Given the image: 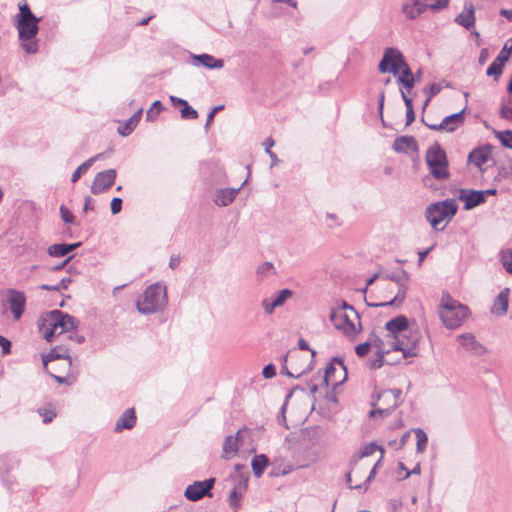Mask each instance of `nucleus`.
<instances>
[{
  "label": "nucleus",
  "instance_id": "393cba45",
  "mask_svg": "<svg viewBox=\"0 0 512 512\" xmlns=\"http://www.w3.org/2000/svg\"><path fill=\"white\" fill-rule=\"evenodd\" d=\"M393 149L398 153H408L409 151H417L418 145L413 136H401L394 140Z\"/></svg>",
  "mask_w": 512,
  "mask_h": 512
},
{
  "label": "nucleus",
  "instance_id": "412c9836",
  "mask_svg": "<svg viewBox=\"0 0 512 512\" xmlns=\"http://www.w3.org/2000/svg\"><path fill=\"white\" fill-rule=\"evenodd\" d=\"M458 198L460 201L464 202V208L466 210L473 209L485 202V198L482 197L480 191L470 189H461Z\"/></svg>",
  "mask_w": 512,
  "mask_h": 512
},
{
  "label": "nucleus",
  "instance_id": "338daca9",
  "mask_svg": "<svg viewBox=\"0 0 512 512\" xmlns=\"http://www.w3.org/2000/svg\"><path fill=\"white\" fill-rule=\"evenodd\" d=\"M500 14L505 17L507 20L512 22V10L502 9L500 10Z\"/></svg>",
  "mask_w": 512,
  "mask_h": 512
},
{
  "label": "nucleus",
  "instance_id": "39448f33",
  "mask_svg": "<svg viewBox=\"0 0 512 512\" xmlns=\"http://www.w3.org/2000/svg\"><path fill=\"white\" fill-rule=\"evenodd\" d=\"M437 312L443 325L448 329L458 328L468 316L467 306L448 295L441 298Z\"/></svg>",
  "mask_w": 512,
  "mask_h": 512
},
{
  "label": "nucleus",
  "instance_id": "2f4dec72",
  "mask_svg": "<svg viewBox=\"0 0 512 512\" xmlns=\"http://www.w3.org/2000/svg\"><path fill=\"white\" fill-rule=\"evenodd\" d=\"M455 21L466 29L472 28L475 24L473 6L465 7V10L456 17Z\"/></svg>",
  "mask_w": 512,
  "mask_h": 512
},
{
  "label": "nucleus",
  "instance_id": "e2e57ef3",
  "mask_svg": "<svg viewBox=\"0 0 512 512\" xmlns=\"http://www.w3.org/2000/svg\"><path fill=\"white\" fill-rule=\"evenodd\" d=\"M333 371H334V367L331 364L326 367L323 381L325 382V384L327 386H328L329 377H330L331 373H333Z\"/></svg>",
  "mask_w": 512,
  "mask_h": 512
},
{
  "label": "nucleus",
  "instance_id": "f704fd0d",
  "mask_svg": "<svg viewBox=\"0 0 512 512\" xmlns=\"http://www.w3.org/2000/svg\"><path fill=\"white\" fill-rule=\"evenodd\" d=\"M267 465H268V459L265 455L260 454V455L254 456L252 459V462H251V466H252L254 475L256 477H260L263 474Z\"/></svg>",
  "mask_w": 512,
  "mask_h": 512
},
{
  "label": "nucleus",
  "instance_id": "79ce46f5",
  "mask_svg": "<svg viewBox=\"0 0 512 512\" xmlns=\"http://www.w3.org/2000/svg\"><path fill=\"white\" fill-rule=\"evenodd\" d=\"M71 283L70 278H63L59 284L52 286L48 284H43L41 288L46 291H60L61 289H67L69 284Z\"/></svg>",
  "mask_w": 512,
  "mask_h": 512
},
{
  "label": "nucleus",
  "instance_id": "20e7f679",
  "mask_svg": "<svg viewBox=\"0 0 512 512\" xmlns=\"http://www.w3.org/2000/svg\"><path fill=\"white\" fill-rule=\"evenodd\" d=\"M329 318L335 329L350 340H354L362 330L359 314L346 302L332 308Z\"/></svg>",
  "mask_w": 512,
  "mask_h": 512
},
{
  "label": "nucleus",
  "instance_id": "a211bd4d",
  "mask_svg": "<svg viewBox=\"0 0 512 512\" xmlns=\"http://www.w3.org/2000/svg\"><path fill=\"white\" fill-rule=\"evenodd\" d=\"M248 474H240L237 479L234 480V486L230 491L228 502L230 507L237 511L240 507V499L247 490Z\"/></svg>",
  "mask_w": 512,
  "mask_h": 512
},
{
  "label": "nucleus",
  "instance_id": "680f3d73",
  "mask_svg": "<svg viewBox=\"0 0 512 512\" xmlns=\"http://www.w3.org/2000/svg\"><path fill=\"white\" fill-rule=\"evenodd\" d=\"M441 91V87L437 83H433L429 86L430 98L436 96Z\"/></svg>",
  "mask_w": 512,
  "mask_h": 512
},
{
  "label": "nucleus",
  "instance_id": "4d7b16f0",
  "mask_svg": "<svg viewBox=\"0 0 512 512\" xmlns=\"http://www.w3.org/2000/svg\"><path fill=\"white\" fill-rule=\"evenodd\" d=\"M512 54V39H510L509 41H507L503 47V49L501 50V52L499 53V55H504L505 58H506V62L508 61L509 59V56Z\"/></svg>",
  "mask_w": 512,
  "mask_h": 512
},
{
  "label": "nucleus",
  "instance_id": "a18cd8bd",
  "mask_svg": "<svg viewBox=\"0 0 512 512\" xmlns=\"http://www.w3.org/2000/svg\"><path fill=\"white\" fill-rule=\"evenodd\" d=\"M180 113L183 119H196L198 117V112L194 108L189 106L188 103L187 106L182 107Z\"/></svg>",
  "mask_w": 512,
  "mask_h": 512
},
{
  "label": "nucleus",
  "instance_id": "a19ab883",
  "mask_svg": "<svg viewBox=\"0 0 512 512\" xmlns=\"http://www.w3.org/2000/svg\"><path fill=\"white\" fill-rule=\"evenodd\" d=\"M163 110V105L161 104L160 101H155L152 106L150 107V109L147 111L146 113V119L148 121H154L159 113Z\"/></svg>",
  "mask_w": 512,
  "mask_h": 512
},
{
  "label": "nucleus",
  "instance_id": "2eb2a0df",
  "mask_svg": "<svg viewBox=\"0 0 512 512\" xmlns=\"http://www.w3.org/2000/svg\"><path fill=\"white\" fill-rule=\"evenodd\" d=\"M59 359H63L65 360L67 363L68 366L71 365V359H70V356L68 354V350L66 348H63V347H55L53 348L48 354L46 355H43L42 356V361H43V365H44V368L46 369V371L60 384L62 383H67V380L65 377H62V376H58V375H55L53 374L50 370H49V366L48 364L54 360H59Z\"/></svg>",
  "mask_w": 512,
  "mask_h": 512
},
{
  "label": "nucleus",
  "instance_id": "7c9ffc66",
  "mask_svg": "<svg viewBox=\"0 0 512 512\" xmlns=\"http://www.w3.org/2000/svg\"><path fill=\"white\" fill-rule=\"evenodd\" d=\"M193 58L199 64L209 69H221L224 66L222 59H216L209 54L194 55Z\"/></svg>",
  "mask_w": 512,
  "mask_h": 512
},
{
  "label": "nucleus",
  "instance_id": "603ef678",
  "mask_svg": "<svg viewBox=\"0 0 512 512\" xmlns=\"http://www.w3.org/2000/svg\"><path fill=\"white\" fill-rule=\"evenodd\" d=\"M262 375L266 379H270L276 375V368L272 364H268L263 368Z\"/></svg>",
  "mask_w": 512,
  "mask_h": 512
},
{
  "label": "nucleus",
  "instance_id": "7ed1b4c3",
  "mask_svg": "<svg viewBox=\"0 0 512 512\" xmlns=\"http://www.w3.org/2000/svg\"><path fill=\"white\" fill-rule=\"evenodd\" d=\"M75 328L74 317L59 310L51 311L39 322V331L48 342H52L55 337L64 333H69L68 338L72 339L71 333Z\"/></svg>",
  "mask_w": 512,
  "mask_h": 512
},
{
  "label": "nucleus",
  "instance_id": "1a4fd4ad",
  "mask_svg": "<svg viewBox=\"0 0 512 512\" xmlns=\"http://www.w3.org/2000/svg\"><path fill=\"white\" fill-rule=\"evenodd\" d=\"M401 391L399 389H386L378 393L376 400L373 401V409L370 417L379 415L386 417L400 404Z\"/></svg>",
  "mask_w": 512,
  "mask_h": 512
},
{
  "label": "nucleus",
  "instance_id": "dca6fc26",
  "mask_svg": "<svg viewBox=\"0 0 512 512\" xmlns=\"http://www.w3.org/2000/svg\"><path fill=\"white\" fill-rule=\"evenodd\" d=\"M464 113H465V108L462 109L460 112L446 116L438 124L426 123V126L434 131L453 132L464 124Z\"/></svg>",
  "mask_w": 512,
  "mask_h": 512
},
{
  "label": "nucleus",
  "instance_id": "052dcab7",
  "mask_svg": "<svg viewBox=\"0 0 512 512\" xmlns=\"http://www.w3.org/2000/svg\"><path fill=\"white\" fill-rule=\"evenodd\" d=\"M94 209V207L92 206V198L90 196H86L84 198V207H83V212H88V211H92Z\"/></svg>",
  "mask_w": 512,
  "mask_h": 512
},
{
  "label": "nucleus",
  "instance_id": "a878e982",
  "mask_svg": "<svg viewBox=\"0 0 512 512\" xmlns=\"http://www.w3.org/2000/svg\"><path fill=\"white\" fill-rule=\"evenodd\" d=\"M509 288H504L496 297L493 306L491 308V312L493 314L502 316L507 313L508 305H509Z\"/></svg>",
  "mask_w": 512,
  "mask_h": 512
},
{
  "label": "nucleus",
  "instance_id": "f03ea898",
  "mask_svg": "<svg viewBox=\"0 0 512 512\" xmlns=\"http://www.w3.org/2000/svg\"><path fill=\"white\" fill-rule=\"evenodd\" d=\"M12 21L18 32L20 47L27 54L37 53L40 18L33 14L26 2H21L19 3V13L13 16Z\"/></svg>",
  "mask_w": 512,
  "mask_h": 512
},
{
  "label": "nucleus",
  "instance_id": "72a5a7b5",
  "mask_svg": "<svg viewBox=\"0 0 512 512\" xmlns=\"http://www.w3.org/2000/svg\"><path fill=\"white\" fill-rule=\"evenodd\" d=\"M506 63V58L504 55H498L497 58L491 63L488 67L486 74L487 76H493L497 80L498 77L502 74L504 64Z\"/></svg>",
  "mask_w": 512,
  "mask_h": 512
},
{
  "label": "nucleus",
  "instance_id": "13d9d810",
  "mask_svg": "<svg viewBox=\"0 0 512 512\" xmlns=\"http://www.w3.org/2000/svg\"><path fill=\"white\" fill-rule=\"evenodd\" d=\"M489 58V52L487 48H482L478 57V63L483 65Z\"/></svg>",
  "mask_w": 512,
  "mask_h": 512
},
{
  "label": "nucleus",
  "instance_id": "4c0bfd02",
  "mask_svg": "<svg viewBox=\"0 0 512 512\" xmlns=\"http://www.w3.org/2000/svg\"><path fill=\"white\" fill-rule=\"evenodd\" d=\"M100 155H97L95 157H92L85 162H83L72 174L71 181L76 182L84 173L87 172V170L90 168V166L93 164V162L99 157Z\"/></svg>",
  "mask_w": 512,
  "mask_h": 512
},
{
  "label": "nucleus",
  "instance_id": "5fc2aeb1",
  "mask_svg": "<svg viewBox=\"0 0 512 512\" xmlns=\"http://www.w3.org/2000/svg\"><path fill=\"white\" fill-rule=\"evenodd\" d=\"M122 208V199L115 197L111 201V212L112 214H117L121 211Z\"/></svg>",
  "mask_w": 512,
  "mask_h": 512
},
{
  "label": "nucleus",
  "instance_id": "774afa93",
  "mask_svg": "<svg viewBox=\"0 0 512 512\" xmlns=\"http://www.w3.org/2000/svg\"><path fill=\"white\" fill-rule=\"evenodd\" d=\"M180 263V258L177 256H172L169 261V266L173 269Z\"/></svg>",
  "mask_w": 512,
  "mask_h": 512
},
{
  "label": "nucleus",
  "instance_id": "ddd939ff",
  "mask_svg": "<svg viewBox=\"0 0 512 512\" xmlns=\"http://www.w3.org/2000/svg\"><path fill=\"white\" fill-rule=\"evenodd\" d=\"M215 483L214 478L205 479L203 481H195L188 485L184 491V496L190 501H198L204 496H211V489Z\"/></svg>",
  "mask_w": 512,
  "mask_h": 512
},
{
  "label": "nucleus",
  "instance_id": "3c124183",
  "mask_svg": "<svg viewBox=\"0 0 512 512\" xmlns=\"http://www.w3.org/2000/svg\"><path fill=\"white\" fill-rule=\"evenodd\" d=\"M500 116L505 120L512 121V107L502 105L500 108Z\"/></svg>",
  "mask_w": 512,
  "mask_h": 512
},
{
  "label": "nucleus",
  "instance_id": "c85d7f7f",
  "mask_svg": "<svg viewBox=\"0 0 512 512\" xmlns=\"http://www.w3.org/2000/svg\"><path fill=\"white\" fill-rule=\"evenodd\" d=\"M80 245H81L80 242L72 243V244H66V243L53 244L48 247L47 252L52 257H62V256L67 255L68 253L72 252Z\"/></svg>",
  "mask_w": 512,
  "mask_h": 512
},
{
  "label": "nucleus",
  "instance_id": "4468645a",
  "mask_svg": "<svg viewBox=\"0 0 512 512\" xmlns=\"http://www.w3.org/2000/svg\"><path fill=\"white\" fill-rule=\"evenodd\" d=\"M379 341H383V338L373 336L368 341H366L362 344H359L355 348L356 354L360 357L365 356L371 347L376 349V354L378 355V358L371 363V368H373V369L380 368L384 363L387 362L384 359L386 352H382L381 347H379V344H380Z\"/></svg>",
  "mask_w": 512,
  "mask_h": 512
},
{
  "label": "nucleus",
  "instance_id": "9d476101",
  "mask_svg": "<svg viewBox=\"0 0 512 512\" xmlns=\"http://www.w3.org/2000/svg\"><path fill=\"white\" fill-rule=\"evenodd\" d=\"M370 464L359 461L355 458L351 461V469L347 473V482L351 489H364V491L368 488V483L375 477L376 469L378 467V463L374 464L370 469L368 476L366 477L363 483H360L362 479L365 478V472L369 469Z\"/></svg>",
  "mask_w": 512,
  "mask_h": 512
},
{
  "label": "nucleus",
  "instance_id": "6e6552de",
  "mask_svg": "<svg viewBox=\"0 0 512 512\" xmlns=\"http://www.w3.org/2000/svg\"><path fill=\"white\" fill-rule=\"evenodd\" d=\"M426 164L431 175L437 180L449 178L448 160L446 153L438 144L431 146L426 153Z\"/></svg>",
  "mask_w": 512,
  "mask_h": 512
},
{
  "label": "nucleus",
  "instance_id": "bb28decb",
  "mask_svg": "<svg viewBox=\"0 0 512 512\" xmlns=\"http://www.w3.org/2000/svg\"><path fill=\"white\" fill-rule=\"evenodd\" d=\"M136 423V415L133 408L126 409L117 420L114 431L119 433L123 429H131Z\"/></svg>",
  "mask_w": 512,
  "mask_h": 512
},
{
  "label": "nucleus",
  "instance_id": "6e6d98bb",
  "mask_svg": "<svg viewBox=\"0 0 512 512\" xmlns=\"http://www.w3.org/2000/svg\"><path fill=\"white\" fill-rule=\"evenodd\" d=\"M0 346L2 348L3 355L9 354L11 350V342L0 335Z\"/></svg>",
  "mask_w": 512,
  "mask_h": 512
},
{
  "label": "nucleus",
  "instance_id": "aec40b11",
  "mask_svg": "<svg viewBox=\"0 0 512 512\" xmlns=\"http://www.w3.org/2000/svg\"><path fill=\"white\" fill-rule=\"evenodd\" d=\"M292 291L289 289H283L277 293V295L270 298H265L261 302V306L266 314H272L274 310L282 306L290 297Z\"/></svg>",
  "mask_w": 512,
  "mask_h": 512
},
{
  "label": "nucleus",
  "instance_id": "69168bd1",
  "mask_svg": "<svg viewBox=\"0 0 512 512\" xmlns=\"http://www.w3.org/2000/svg\"><path fill=\"white\" fill-rule=\"evenodd\" d=\"M420 471H421V468H420V465L417 464L413 469L412 471H406V474L405 476L403 477L404 479L408 478L411 474H420Z\"/></svg>",
  "mask_w": 512,
  "mask_h": 512
},
{
  "label": "nucleus",
  "instance_id": "f3484780",
  "mask_svg": "<svg viewBox=\"0 0 512 512\" xmlns=\"http://www.w3.org/2000/svg\"><path fill=\"white\" fill-rule=\"evenodd\" d=\"M7 303L15 320H19L24 313L26 297L21 291L9 289L7 291Z\"/></svg>",
  "mask_w": 512,
  "mask_h": 512
},
{
  "label": "nucleus",
  "instance_id": "49530a36",
  "mask_svg": "<svg viewBox=\"0 0 512 512\" xmlns=\"http://www.w3.org/2000/svg\"><path fill=\"white\" fill-rule=\"evenodd\" d=\"M501 262L505 270L512 274V249L502 255Z\"/></svg>",
  "mask_w": 512,
  "mask_h": 512
},
{
  "label": "nucleus",
  "instance_id": "473e14b6",
  "mask_svg": "<svg viewBox=\"0 0 512 512\" xmlns=\"http://www.w3.org/2000/svg\"><path fill=\"white\" fill-rule=\"evenodd\" d=\"M141 116H142V109H139L125 122V124L122 128L121 127L119 128V133L122 136L129 135L134 130V128L136 127L138 122L140 121Z\"/></svg>",
  "mask_w": 512,
  "mask_h": 512
},
{
  "label": "nucleus",
  "instance_id": "f257e3e1",
  "mask_svg": "<svg viewBox=\"0 0 512 512\" xmlns=\"http://www.w3.org/2000/svg\"><path fill=\"white\" fill-rule=\"evenodd\" d=\"M386 334L379 347L386 354L399 351L403 358L415 357L419 353V343L422 338L420 330L409 324L408 319L399 315L385 324Z\"/></svg>",
  "mask_w": 512,
  "mask_h": 512
},
{
  "label": "nucleus",
  "instance_id": "9b49d317",
  "mask_svg": "<svg viewBox=\"0 0 512 512\" xmlns=\"http://www.w3.org/2000/svg\"><path fill=\"white\" fill-rule=\"evenodd\" d=\"M316 352L311 351V355H303L299 351L291 350L284 357L285 363L289 362L292 371H287V376L298 378L302 374L312 369V359Z\"/></svg>",
  "mask_w": 512,
  "mask_h": 512
},
{
  "label": "nucleus",
  "instance_id": "b1692460",
  "mask_svg": "<svg viewBox=\"0 0 512 512\" xmlns=\"http://www.w3.org/2000/svg\"><path fill=\"white\" fill-rule=\"evenodd\" d=\"M241 187L242 186L238 188H225L217 190L214 196V203L220 207H225L231 204L240 191Z\"/></svg>",
  "mask_w": 512,
  "mask_h": 512
},
{
  "label": "nucleus",
  "instance_id": "0eeeda50",
  "mask_svg": "<svg viewBox=\"0 0 512 512\" xmlns=\"http://www.w3.org/2000/svg\"><path fill=\"white\" fill-rule=\"evenodd\" d=\"M457 209L458 206L454 199H446L444 201L432 203L426 208V219L434 229L442 230L444 229L445 224L442 227H439L440 224L443 222L448 223L456 214Z\"/></svg>",
  "mask_w": 512,
  "mask_h": 512
},
{
  "label": "nucleus",
  "instance_id": "bf43d9fd",
  "mask_svg": "<svg viewBox=\"0 0 512 512\" xmlns=\"http://www.w3.org/2000/svg\"><path fill=\"white\" fill-rule=\"evenodd\" d=\"M170 101L173 106H187V101L176 96H170Z\"/></svg>",
  "mask_w": 512,
  "mask_h": 512
},
{
  "label": "nucleus",
  "instance_id": "4be33fe9",
  "mask_svg": "<svg viewBox=\"0 0 512 512\" xmlns=\"http://www.w3.org/2000/svg\"><path fill=\"white\" fill-rule=\"evenodd\" d=\"M385 278L388 280H391V281H395L398 284V286H399L398 292L391 300H389L387 302L376 303V304H373L372 306L383 307V306H389V305H399L404 301V299L406 297V293H407V289H408L406 283L400 282V279L396 275H386Z\"/></svg>",
  "mask_w": 512,
  "mask_h": 512
},
{
  "label": "nucleus",
  "instance_id": "c9c22d12",
  "mask_svg": "<svg viewBox=\"0 0 512 512\" xmlns=\"http://www.w3.org/2000/svg\"><path fill=\"white\" fill-rule=\"evenodd\" d=\"M377 450H379L381 452V456H380L379 460L377 461V463L379 464L382 459L384 450L380 446H377L375 443H369V444L365 445L361 449L359 455L355 456L354 458L359 461H362L363 458L373 455Z\"/></svg>",
  "mask_w": 512,
  "mask_h": 512
},
{
  "label": "nucleus",
  "instance_id": "37998d69",
  "mask_svg": "<svg viewBox=\"0 0 512 512\" xmlns=\"http://www.w3.org/2000/svg\"><path fill=\"white\" fill-rule=\"evenodd\" d=\"M448 5V0H429L427 1V10L433 12L439 11Z\"/></svg>",
  "mask_w": 512,
  "mask_h": 512
},
{
  "label": "nucleus",
  "instance_id": "5701e85b",
  "mask_svg": "<svg viewBox=\"0 0 512 512\" xmlns=\"http://www.w3.org/2000/svg\"><path fill=\"white\" fill-rule=\"evenodd\" d=\"M491 158V147L489 145L475 148L468 155V162L482 169Z\"/></svg>",
  "mask_w": 512,
  "mask_h": 512
},
{
  "label": "nucleus",
  "instance_id": "e433bc0d",
  "mask_svg": "<svg viewBox=\"0 0 512 512\" xmlns=\"http://www.w3.org/2000/svg\"><path fill=\"white\" fill-rule=\"evenodd\" d=\"M402 99L406 106V125H410L415 120V113L413 109L412 99L407 96L404 91H401Z\"/></svg>",
  "mask_w": 512,
  "mask_h": 512
},
{
  "label": "nucleus",
  "instance_id": "58836bf2",
  "mask_svg": "<svg viewBox=\"0 0 512 512\" xmlns=\"http://www.w3.org/2000/svg\"><path fill=\"white\" fill-rule=\"evenodd\" d=\"M414 432L417 439L416 450L418 453H423L428 443L427 434L420 428L416 429Z\"/></svg>",
  "mask_w": 512,
  "mask_h": 512
},
{
  "label": "nucleus",
  "instance_id": "0e129e2a",
  "mask_svg": "<svg viewBox=\"0 0 512 512\" xmlns=\"http://www.w3.org/2000/svg\"><path fill=\"white\" fill-rule=\"evenodd\" d=\"M298 346H299V349L300 350H304V351H312L307 343L306 340H304L303 338H300L299 341H298Z\"/></svg>",
  "mask_w": 512,
  "mask_h": 512
},
{
  "label": "nucleus",
  "instance_id": "cd10ccee",
  "mask_svg": "<svg viewBox=\"0 0 512 512\" xmlns=\"http://www.w3.org/2000/svg\"><path fill=\"white\" fill-rule=\"evenodd\" d=\"M459 343L468 351L475 354H482L484 352V347L475 339V336L472 334H462L458 336Z\"/></svg>",
  "mask_w": 512,
  "mask_h": 512
},
{
  "label": "nucleus",
  "instance_id": "6ab92c4d",
  "mask_svg": "<svg viewBox=\"0 0 512 512\" xmlns=\"http://www.w3.org/2000/svg\"><path fill=\"white\" fill-rule=\"evenodd\" d=\"M116 178V171L114 169L99 172L91 185V192L94 195L101 194L110 188Z\"/></svg>",
  "mask_w": 512,
  "mask_h": 512
},
{
  "label": "nucleus",
  "instance_id": "423d86ee",
  "mask_svg": "<svg viewBox=\"0 0 512 512\" xmlns=\"http://www.w3.org/2000/svg\"><path fill=\"white\" fill-rule=\"evenodd\" d=\"M167 304L166 287L161 284L150 285L138 299L137 310L142 314H151L163 309Z\"/></svg>",
  "mask_w": 512,
  "mask_h": 512
},
{
  "label": "nucleus",
  "instance_id": "c756f323",
  "mask_svg": "<svg viewBox=\"0 0 512 512\" xmlns=\"http://www.w3.org/2000/svg\"><path fill=\"white\" fill-rule=\"evenodd\" d=\"M240 431L235 436H227L223 444V453L226 458L234 456L239 448Z\"/></svg>",
  "mask_w": 512,
  "mask_h": 512
},
{
  "label": "nucleus",
  "instance_id": "864d4df0",
  "mask_svg": "<svg viewBox=\"0 0 512 512\" xmlns=\"http://www.w3.org/2000/svg\"><path fill=\"white\" fill-rule=\"evenodd\" d=\"M397 81L404 86L407 92H411L415 84V77L407 78V79H397Z\"/></svg>",
  "mask_w": 512,
  "mask_h": 512
},
{
  "label": "nucleus",
  "instance_id": "09e8293b",
  "mask_svg": "<svg viewBox=\"0 0 512 512\" xmlns=\"http://www.w3.org/2000/svg\"><path fill=\"white\" fill-rule=\"evenodd\" d=\"M60 215H61V219L65 223H68V224H73L74 223L75 217L72 214V212L66 206L62 205L60 207Z\"/></svg>",
  "mask_w": 512,
  "mask_h": 512
},
{
  "label": "nucleus",
  "instance_id": "8fccbe9b",
  "mask_svg": "<svg viewBox=\"0 0 512 512\" xmlns=\"http://www.w3.org/2000/svg\"><path fill=\"white\" fill-rule=\"evenodd\" d=\"M274 269L273 264L271 262H264L261 264L258 269L257 273L260 275H267L271 273V271Z\"/></svg>",
  "mask_w": 512,
  "mask_h": 512
},
{
  "label": "nucleus",
  "instance_id": "c03bdc74",
  "mask_svg": "<svg viewBox=\"0 0 512 512\" xmlns=\"http://www.w3.org/2000/svg\"><path fill=\"white\" fill-rule=\"evenodd\" d=\"M264 147H265V152L269 155V157L271 158L272 160V165L276 164L277 162V156L274 152H272L271 150V147H273L275 145V141L269 137L267 138L264 143H263Z\"/></svg>",
  "mask_w": 512,
  "mask_h": 512
},
{
  "label": "nucleus",
  "instance_id": "ea45409f",
  "mask_svg": "<svg viewBox=\"0 0 512 512\" xmlns=\"http://www.w3.org/2000/svg\"><path fill=\"white\" fill-rule=\"evenodd\" d=\"M495 137L499 140V142L506 148L512 149V131H495Z\"/></svg>",
  "mask_w": 512,
  "mask_h": 512
},
{
  "label": "nucleus",
  "instance_id": "de8ad7c7",
  "mask_svg": "<svg viewBox=\"0 0 512 512\" xmlns=\"http://www.w3.org/2000/svg\"><path fill=\"white\" fill-rule=\"evenodd\" d=\"M397 79H407L414 77L406 61H404L399 67V74L396 75Z\"/></svg>",
  "mask_w": 512,
  "mask_h": 512
},
{
  "label": "nucleus",
  "instance_id": "f8f14e48",
  "mask_svg": "<svg viewBox=\"0 0 512 512\" xmlns=\"http://www.w3.org/2000/svg\"><path fill=\"white\" fill-rule=\"evenodd\" d=\"M405 61L403 54L393 47L384 49L382 60L379 63L380 73H392L394 76L399 74V67Z\"/></svg>",
  "mask_w": 512,
  "mask_h": 512
}]
</instances>
